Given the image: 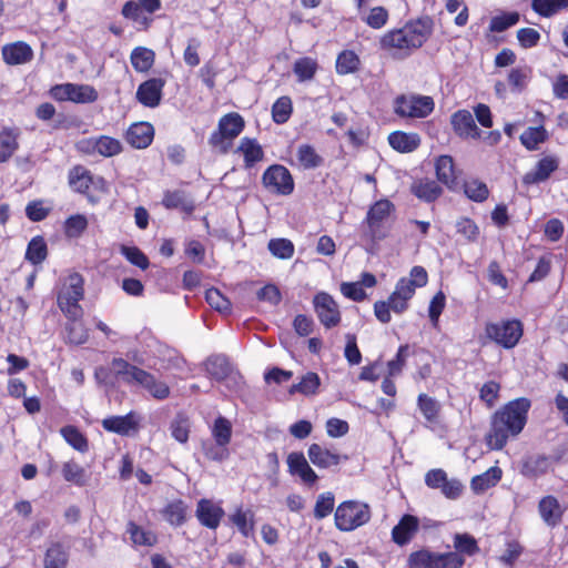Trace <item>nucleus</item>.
Here are the masks:
<instances>
[{"mask_svg":"<svg viewBox=\"0 0 568 568\" xmlns=\"http://www.w3.org/2000/svg\"><path fill=\"white\" fill-rule=\"evenodd\" d=\"M529 408V399L520 397L494 414L490 430L486 436L490 449H501L510 436H517L523 430Z\"/></svg>","mask_w":568,"mask_h":568,"instance_id":"nucleus-1","label":"nucleus"},{"mask_svg":"<svg viewBox=\"0 0 568 568\" xmlns=\"http://www.w3.org/2000/svg\"><path fill=\"white\" fill-rule=\"evenodd\" d=\"M433 31L430 18H420L406 23L403 28L387 32L381 40L386 50H398L408 55L412 50L418 49L429 38Z\"/></svg>","mask_w":568,"mask_h":568,"instance_id":"nucleus-2","label":"nucleus"},{"mask_svg":"<svg viewBox=\"0 0 568 568\" xmlns=\"http://www.w3.org/2000/svg\"><path fill=\"white\" fill-rule=\"evenodd\" d=\"M335 526L341 531H352L371 519V509L367 504L347 500L339 504L334 514Z\"/></svg>","mask_w":568,"mask_h":568,"instance_id":"nucleus-3","label":"nucleus"},{"mask_svg":"<svg viewBox=\"0 0 568 568\" xmlns=\"http://www.w3.org/2000/svg\"><path fill=\"white\" fill-rule=\"evenodd\" d=\"M83 293L82 276L78 273L69 275L58 295V305L70 320H79L82 316V307L79 302L83 298Z\"/></svg>","mask_w":568,"mask_h":568,"instance_id":"nucleus-4","label":"nucleus"},{"mask_svg":"<svg viewBox=\"0 0 568 568\" xmlns=\"http://www.w3.org/2000/svg\"><path fill=\"white\" fill-rule=\"evenodd\" d=\"M244 120L237 113H229L219 121L217 131L210 136V145L222 154L229 152L233 140L242 132Z\"/></svg>","mask_w":568,"mask_h":568,"instance_id":"nucleus-5","label":"nucleus"},{"mask_svg":"<svg viewBox=\"0 0 568 568\" xmlns=\"http://www.w3.org/2000/svg\"><path fill=\"white\" fill-rule=\"evenodd\" d=\"M434 105L430 97L402 94L395 99L394 111L400 118L423 119L433 112Z\"/></svg>","mask_w":568,"mask_h":568,"instance_id":"nucleus-6","label":"nucleus"},{"mask_svg":"<svg viewBox=\"0 0 568 568\" xmlns=\"http://www.w3.org/2000/svg\"><path fill=\"white\" fill-rule=\"evenodd\" d=\"M488 338L505 348L515 347L523 336V325L517 320L488 323L485 327Z\"/></svg>","mask_w":568,"mask_h":568,"instance_id":"nucleus-7","label":"nucleus"},{"mask_svg":"<svg viewBox=\"0 0 568 568\" xmlns=\"http://www.w3.org/2000/svg\"><path fill=\"white\" fill-rule=\"evenodd\" d=\"M394 211V204L386 199L375 202L367 212L366 223L368 235L372 241L377 242L387 236L385 223Z\"/></svg>","mask_w":568,"mask_h":568,"instance_id":"nucleus-8","label":"nucleus"},{"mask_svg":"<svg viewBox=\"0 0 568 568\" xmlns=\"http://www.w3.org/2000/svg\"><path fill=\"white\" fill-rule=\"evenodd\" d=\"M51 92L53 98L59 101L91 103L98 99L95 89L88 84L65 83L54 87Z\"/></svg>","mask_w":568,"mask_h":568,"instance_id":"nucleus-9","label":"nucleus"},{"mask_svg":"<svg viewBox=\"0 0 568 568\" xmlns=\"http://www.w3.org/2000/svg\"><path fill=\"white\" fill-rule=\"evenodd\" d=\"M263 183L268 190L283 195H288L294 190L290 171L280 164L272 165L264 172Z\"/></svg>","mask_w":568,"mask_h":568,"instance_id":"nucleus-10","label":"nucleus"},{"mask_svg":"<svg viewBox=\"0 0 568 568\" xmlns=\"http://www.w3.org/2000/svg\"><path fill=\"white\" fill-rule=\"evenodd\" d=\"M425 483L430 488L440 489L448 499H456L463 491V484L456 478H448L443 469H432L425 476Z\"/></svg>","mask_w":568,"mask_h":568,"instance_id":"nucleus-11","label":"nucleus"},{"mask_svg":"<svg viewBox=\"0 0 568 568\" xmlns=\"http://www.w3.org/2000/svg\"><path fill=\"white\" fill-rule=\"evenodd\" d=\"M313 303L315 312L325 327L331 328L339 323L341 314L338 306L329 294L324 292L316 294Z\"/></svg>","mask_w":568,"mask_h":568,"instance_id":"nucleus-12","label":"nucleus"},{"mask_svg":"<svg viewBox=\"0 0 568 568\" xmlns=\"http://www.w3.org/2000/svg\"><path fill=\"white\" fill-rule=\"evenodd\" d=\"M427 272L423 266H414L410 270L409 277H403L398 281L395 288V297L409 301L417 287H423L427 284Z\"/></svg>","mask_w":568,"mask_h":568,"instance_id":"nucleus-13","label":"nucleus"},{"mask_svg":"<svg viewBox=\"0 0 568 568\" xmlns=\"http://www.w3.org/2000/svg\"><path fill=\"white\" fill-rule=\"evenodd\" d=\"M165 81L160 78H153L141 83L136 91L138 101L148 108H155L162 99V90Z\"/></svg>","mask_w":568,"mask_h":568,"instance_id":"nucleus-14","label":"nucleus"},{"mask_svg":"<svg viewBox=\"0 0 568 568\" xmlns=\"http://www.w3.org/2000/svg\"><path fill=\"white\" fill-rule=\"evenodd\" d=\"M1 55L8 65L26 64L32 60L33 50L28 43L16 41L3 45Z\"/></svg>","mask_w":568,"mask_h":568,"instance_id":"nucleus-15","label":"nucleus"},{"mask_svg":"<svg viewBox=\"0 0 568 568\" xmlns=\"http://www.w3.org/2000/svg\"><path fill=\"white\" fill-rule=\"evenodd\" d=\"M287 466L288 471L294 476H298L305 485H313L318 478L303 453L293 452L288 454Z\"/></svg>","mask_w":568,"mask_h":568,"instance_id":"nucleus-16","label":"nucleus"},{"mask_svg":"<svg viewBox=\"0 0 568 568\" xmlns=\"http://www.w3.org/2000/svg\"><path fill=\"white\" fill-rule=\"evenodd\" d=\"M195 513L199 521L210 529H216L224 516V510L209 499H201Z\"/></svg>","mask_w":568,"mask_h":568,"instance_id":"nucleus-17","label":"nucleus"},{"mask_svg":"<svg viewBox=\"0 0 568 568\" xmlns=\"http://www.w3.org/2000/svg\"><path fill=\"white\" fill-rule=\"evenodd\" d=\"M154 136V129L149 122H138L132 124L125 134L126 142L135 149H145Z\"/></svg>","mask_w":568,"mask_h":568,"instance_id":"nucleus-18","label":"nucleus"},{"mask_svg":"<svg viewBox=\"0 0 568 568\" xmlns=\"http://www.w3.org/2000/svg\"><path fill=\"white\" fill-rule=\"evenodd\" d=\"M452 124L455 132L464 138H479L480 131L477 128L473 115L467 110H459L452 115Z\"/></svg>","mask_w":568,"mask_h":568,"instance_id":"nucleus-19","label":"nucleus"},{"mask_svg":"<svg viewBox=\"0 0 568 568\" xmlns=\"http://www.w3.org/2000/svg\"><path fill=\"white\" fill-rule=\"evenodd\" d=\"M435 169L438 181L445 184L449 190H456L459 186L452 156L440 155L437 158Z\"/></svg>","mask_w":568,"mask_h":568,"instance_id":"nucleus-20","label":"nucleus"},{"mask_svg":"<svg viewBox=\"0 0 568 568\" xmlns=\"http://www.w3.org/2000/svg\"><path fill=\"white\" fill-rule=\"evenodd\" d=\"M559 162L554 156H545L538 161L535 170L527 172L523 182L525 184H535L546 181L552 172L558 169Z\"/></svg>","mask_w":568,"mask_h":568,"instance_id":"nucleus-21","label":"nucleus"},{"mask_svg":"<svg viewBox=\"0 0 568 568\" xmlns=\"http://www.w3.org/2000/svg\"><path fill=\"white\" fill-rule=\"evenodd\" d=\"M307 455L313 465L320 468H328L331 466L338 465L342 458L339 454L334 453L318 444H312L308 447Z\"/></svg>","mask_w":568,"mask_h":568,"instance_id":"nucleus-22","label":"nucleus"},{"mask_svg":"<svg viewBox=\"0 0 568 568\" xmlns=\"http://www.w3.org/2000/svg\"><path fill=\"white\" fill-rule=\"evenodd\" d=\"M69 547L60 541H52L44 554L43 568H67Z\"/></svg>","mask_w":568,"mask_h":568,"instance_id":"nucleus-23","label":"nucleus"},{"mask_svg":"<svg viewBox=\"0 0 568 568\" xmlns=\"http://www.w3.org/2000/svg\"><path fill=\"white\" fill-rule=\"evenodd\" d=\"M418 530V519L413 515H404L393 528L392 537L397 545L407 544Z\"/></svg>","mask_w":568,"mask_h":568,"instance_id":"nucleus-24","label":"nucleus"},{"mask_svg":"<svg viewBox=\"0 0 568 568\" xmlns=\"http://www.w3.org/2000/svg\"><path fill=\"white\" fill-rule=\"evenodd\" d=\"M103 182L102 178L94 179L90 171L81 165L74 166L69 173V183L79 193H85L90 185Z\"/></svg>","mask_w":568,"mask_h":568,"instance_id":"nucleus-25","label":"nucleus"},{"mask_svg":"<svg viewBox=\"0 0 568 568\" xmlns=\"http://www.w3.org/2000/svg\"><path fill=\"white\" fill-rule=\"evenodd\" d=\"M539 515L548 526H556L560 523L562 509L559 501L554 496H546L541 498L538 504Z\"/></svg>","mask_w":568,"mask_h":568,"instance_id":"nucleus-26","label":"nucleus"},{"mask_svg":"<svg viewBox=\"0 0 568 568\" xmlns=\"http://www.w3.org/2000/svg\"><path fill=\"white\" fill-rule=\"evenodd\" d=\"M102 426L109 432L116 433L119 435H129L132 430H136L138 422L133 414L125 416H112L103 419Z\"/></svg>","mask_w":568,"mask_h":568,"instance_id":"nucleus-27","label":"nucleus"},{"mask_svg":"<svg viewBox=\"0 0 568 568\" xmlns=\"http://www.w3.org/2000/svg\"><path fill=\"white\" fill-rule=\"evenodd\" d=\"M390 146L402 153H408L416 150L420 144L417 133L393 132L388 136Z\"/></svg>","mask_w":568,"mask_h":568,"instance_id":"nucleus-28","label":"nucleus"},{"mask_svg":"<svg viewBox=\"0 0 568 568\" xmlns=\"http://www.w3.org/2000/svg\"><path fill=\"white\" fill-rule=\"evenodd\" d=\"M204 366L206 373L219 383L233 369V366L224 355L210 356L204 362Z\"/></svg>","mask_w":568,"mask_h":568,"instance_id":"nucleus-29","label":"nucleus"},{"mask_svg":"<svg viewBox=\"0 0 568 568\" xmlns=\"http://www.w3.org/2000/svg\"><path fill=\"white\" fill-rule=\"evenodd\" d=\"M501 469L499 467H490L487 471L473 477L470 487L476 494L484 493L497 485L501 478Z\"/></svg>","mask_w":568,"mask_h":568,"instance_id":"nucleus-30","label":"nucleus"},{"mask_svg":"<svg viewBox=\"0 0 568 568\" xmlns=\"http://www.w3.org/2000/svg\"><path fill=\"white\" fill-rule=\"evenodd\" d=\"M320 385H321L320 376L314 372H307L305 375L302 376V378L298 383L293 384L290 387L288 393L290 394L300 393L305 396H313L317 393Z\"/></svg>","mask_w":568,"mask_h":568,"instance_id":"nucleus-31","label":"nucleus"},{"mask_svg":"<svg viewBox=\"0 0 568 568\" xmlns=\"http://www.w3.org/2000/svg\"><path fill=\"white\" fill-rule=\"evenodd\" d=\"M163 205L166 209H181L185 213L193 212L194 202L183 191H172L164 194Z\"/></svg>","mask_w":568,"mask_h":568,"instance_id":"nucleus-32","label":"nucleus"},{"mask_svg":"<svg viewBox=\"0 0 568 568\" xmlns=\"http://www.w3.org/2000/svg\"><path fill=\"white\" fill-rule=\"evenodd\" d=\"M155 54L151 49L144 47H136L131 52V63L136 72L149 71L154 63Z\"/></svg>","mask_w":568,"mask_h":568,"instance_id":"nucleus-33","label":"nucleus"},{"mask_svg":"<svg viewBox=\"0 0 568 568\" xmlns=\"http://www.w3.org/2000/svg\"><path fill=\"white\" fill-rule=\"evenodd\" d=\"M551 466V460L546 456L529 457L523 466V474L528 477H539L546 474Z\"/></svg>","mask_w":568,"mask_h":568,"instance_id":"nucleus-34","label":"nucleus"},{"mask_svg":"<svg viewBox=\"0 0 568 568\" xmlns=\"http://www.w3.org/2000/svg\"><path fill=\"white\" fill-rule=\"evenodd\" d=\"M126 532L130 535V539L136 546L151 547L155 545L158 538L156 535L150 530H144L133 521H129L126 526Z\"/></svg>","mask_w":568,"mask_h":568,"instance_id":"nucleus-35","label":"nucleus"},{"mask_svg":"<svg viewBox=\"0 0 568 568\" xmlns=\"http://www.w3.org/2000/svg\"><path fill=\"white\" fill-rule=\"evenodd\" d=\"M531 8L539 16L549 18L568 8V0H532Z\"/></svg>","mask_w":568,"mask_h":568,"instance_id":"nucleus-36","label":"nucleus"},{"mask_svg":"<svg viewBox=\"0 0 568 568\" xmlns=\"http://www.w3.org/2000/svg\"><path fill=\"white\" fill-rule=\"evenodd\" d=\"M62 437L65 439V442L71 445L74 449H77L80 453H85L89 449L88 439L84 437L80 430L72 426L68 425L61 428L60 430Z\"/></svg>","mask_w":568,"mask_h":568,"instance_id":"nucleus-37","label":"nucleus"},{"mask_svg":"<svg viewBox=\"0 0 568 568\" xmlns=\"http://www.w3.org/2000/svg\"><path fill=\"white\" fill-rule=\"evenodd\" d=\"M48 255V247L47 243L44 242L43 237L36 236L33 237L29 244L26 252V258L31 262L32 264H40L42 263Z\"/></svg>","mask_w":568,"mask_h":568,"instance_id":"nucleus-38","label":"nucleus"},{"mask_svg":"<svg viewBox=\"0 0 568 568\" xmlns=\"http://www.w3.org/2000/svg\"><path fill=\"white\" fill-rule=\"evenodd\" d=\"M18 134L12 130L0 132V162H7L18 149Z\"/></svg>","mask_w":568,"mask_h":568,"instance_id":"nucleus-39","label":"nucleus"},{"mask_svg":"<svg viewBox=\"0 0 568 568\" xmlns=\"http://www.w3.org/2000/svg\"><path fill=\"white\" fill-rule=\"evenodd\" d=\"M230 519L244 537H250L253 534L254 514L251 510L243 511L239 508L233 515H231Z\"/></svg>","mask_w":568,"mask_h":568,"instance_id":"nucleus-40","label":"nucleus"},{"mask_svg":"<svg viewBox=\"0 0 568 568\" xmlns=\"http://www.w3.org/2000/svg\"><path fill=\"white\" fill-rule=\"evenodd\" d=\"M412 190L417 197L426 202L436 200L442 193L440 186L435 181L429 180L414 184Z\"/></svg>","mask_w":568,"mask_h":568,"instance_id":"nucleus-41","label":"nucleus"},{"mask_svg":"<svg viewBox=\"0 0 568 568\" xmlns=\"http://www.w3.org/2000/svg\"><path fill=\"white\" fill-rule=\"evenodd\" d=\"M213 437L216 442V445L220 447H225L231 442L232 436V425L229 419L225 417H217L214 422L212 429Z\"/></svg>","mask_w":568,"mask_h":568,"instance_id":"nucleus-42","label":"nucleus"},{"mask_svg":"<svg viewBox=\"0 0 568 568\" xmlns=\"http://www.w3.org/2000/svg\"><path fill=\"white\" fill-rule=\"evenodd\" d=\"M239 151L244 154L246 166H252L263 158L262 148L254 141L247 138L242 139Z\"/></svg>","mask_w":568,"mask_h":568,"instance_id":"nucleus-43","label":"nucleus"},{"mask_svg":"<svg viewBox=\"0 0 568 568\" xmlns=\"http://www.w3.org/2000/svg\"><path fill=\"white\" fill-rule=\"evenodd\" d=\"M93 149L103 156H113L122 151V144L119 140L102 135L93 142Z\"/></svg>","mask_w":568,"mask_h":568,"instance_id":"nucleus-44","label":"nucleus"},{"mask_svg":"<svg viewBox=\"0 0 568 568\" xmlns=\"http://www.w3.org/2000/svg\"><path fill=\"white\" fill-rule=\"evenodd\" d=\"M163 516L171 525L181 526L185 521L186 506L181 500L173 501L164 508Z\"/></svg>","mask_w":568,"mask_h":568,"instance_id":"nucleus-45","label":"nucleus"},{"mask_svg":"<svg viewBox=\"0 0 568 568\" xmlns=\"http://www.w3.org/2000/svg\"><path fill=\"white\" fill-rule=\"evenodd\" d=\"M359 64L358 57L353 51H343L336 60V71L339 74L352 73L357 70Z\"/></svg>","mask_w":568,"mask_h":568,"instance_id":"nucleus-46","label":"nucleus"},{"mask_svg":"<svg viewBox=\"0 0 568 568\" xmlns=\"http://www.w3.org/2000/svg\"><path fill=\"white\" fill-rule=\"evenodd\" d=\"M267 247L277 258L287 260L294 254V245L286 239H273L268 242Z\"/></svg>","mask_w":568,"mask_h":568,"instance_id":"nucleus-47","label":"nucleus"},{"mask_svg":"<svg viewBox=\"0 0 568 568\" xmlns=\"http://www.w3.org/2000/svg\"><path fill=\"white\" fill-rule=\"evenodd\" d=\"M436 555L428 550L412 552L408 557V566L410 568H435Z\"/></svg>","mask_w":568,"mask_h":568,"instance_id":"nucleus-48","label":"nucleus"},{"mask_svg":"<svg viewBox=\"0 0 568 568\" xmlns=\"http://www.w3.org/2000/svg\"><path fill=\"white\" fill-rule=\"evenodd\" d=\"M316 69L317 64L311 58H302L294 63V73L301 82L313 79Z\"/></svg>","mask_w":568,"mask_h":568,"instance_id":"nucleus-49","label":"nucleus"},{"mask_svg":"<svg viewBox=\"0 0 568 568\" xmlns=\"http://www.w3.org/2000/svg\"><path fill=\"white\" fill-rule=\"evenodd\" d=\"M335 497L332 493L321 494L315 503L314 517L316 519H323L327 517L334 509Z\"/></svg>","mask_w":568,"mask_h":568,"instance_id":"nucleus-50","label":"nucleus"},{"mask_svg":"<svg viewBox=\"0 0 568 568\" xmlns=\"http://www.w3.org/2000/svg\"><path fill=\"white\" fill-rule=\"evenodd\" d=\"M297 156L298 161L305 169H314L322 164V158L311 145L307 144L298 146Z\"/></svg>","mask_w":568,"mask_h":568,"instance_id":"nucleus-51","label":"nucleus"},{"mask_svg":"<svg viewBox=\"0 0 568 568\" xmlns=\"http://www.w3.org/2000/svg\"><path fill=\"white\" fill-rule=\"evenodd\" d=\"M292 113V101L288 97H281L272 106L273 120L278 123H285Z\"/></svg>","mask_w":568,"mask_h":568,"instance_id":"nucleus-52","label":"nucleus"},{"mask_svg":"<svg viewBox=\"0 0 568 568\" xmlns=\"http://www.w3.org/2000/svg\"><path fill=\"white\" fill-rule=\"evenodd\" d=\"M418 407L427 420L433 422L438 417L440 406L435 398L420 394L418 396Z\"/></svg>","mask_w":568,"mask_h":568,"instance_id":"nucleus-53","label":"nucleus"},{"mask_svg":"<svg viewBox=\"0 0 568 568\" xmlns=\"http://www.w3.org/2000/svg\"><path fill=\"white\" fill-rule=\"evenodd\" d=\"M205 300L211 307L220 313H229L231 311V302L217 288H209L205 292Z\"/></svg>","mask_w":568,"mask_h":568,"instance_id":"nucleus-54","label":"nucleus"},{"mask_svg":"<svg viewBox=\"0 0 568 568\" xmlns=\"http://www.w3.org/2000/svg\"><path fill=\"white\" fill-rule=\"evenodd\" d=\"M546 139V131L544 128H528L520 135L521 143L528 150H535L539 143Z\"/></svg>","mask_w":568,"mask_h":568,"instance_id":"nucleus-55","label":"nucleus"},{"mask_svg":"<svg viewBox=\"0 0 568 568\" xmlns=\"http://www.w3.org/2000/svg\"><path fill=\"white\" fill-rule=\"evenodd\" d=\"M62 475L67 481H72L80 486L84 484V468L73 460L63 464Z\"/></svg>","mask_w":568,"mask_h":568,"instance_id":"nucleus-56","label":"nucleus"},{"mask_svg":"<svg viewBox=\"0 0 568 568\" xmlns=\"http://www.w3.org/2000/svg\"><path fill=\"white\" fill-rule=\"evenodd\" d=\"M65 329L67 338L70 343L80 345L87 342L88 331L78 320H71V323L65 326Z\"/></svg>","mask_w":568,"mask_h":568,"instance_id":"nucleus-57","label":"nucleus"},{"mask_svg":"<svg viewBox=\"0 0 568 568\" xmlns=\"http://www.w3.org/2000/svg\"><path fill=\"white\" fill-rule=\"evenodd\" d=\"M465 194L473 201L483 202L488 197L489 191L484 182L474 180L465 183Z\"/></svg>","mask_w":568,"mask_h":568,"instance_id":"nucleus-58","label":"nucleus"},{"mask_svg":"<svg viewBox=\"0 0 568 568\" xmlns=\"http://www.w3.org/2000/svg\"><path fill=\"white\" fill-rule=\"evenodd\" d=\"M519 21L518 12L505 13L490 20L489 29L493 32H503Z\"/></svg>","mask_w":568,"mask_h":568,"instance_id":"nucleus-59","label":"nucleus"},{"mask_svg":"<svg viewBox=\"0 0 568 568\" xmlns=\"http://www.w3.org/2000/svg\"><path fill=\"white\" fill-rule=\"evenodd\" d=\"M112 367L116 376H121L128 384H133V376L139 369L138 366L131 365L123 358H114L112 361Z\"/></svg>","mask_w":568,"mask_h":568,"instance_id":"nucleus-60","label":"nucleus"},{"mask_svg":"<svg viewBox=\"0 0 568 568\" xmlns=\"http://www.w3.org/2000/svg\"><path fill=\"white\" fill-rule=\"evenodd\" d=\"M121 253L133 265L140 267L141 270L148 268L149 260L140 248H138L135 246H124L123 245L121 247Z\"/></svg>","mask_w":568,"mask_h":568,"instance_id":"nucleus-61","label":"nucleus"},{"mask_svg":"<svg viewBox=\"0 0 568 568\" xmlns=\"http://www.w3.org/2000/svg\"><path fill=\"white\" fill-rule=\"evenodd\" d=\"M464 565V558L458 552L437 554L435 568H460Z\"/></svg>","mask_w":568,"mask_h":568,"instance_id":"nucleus-62","label":"nucleus"},{"mask_svg":"<svg viewBox=\"0 0 568 568\" xmlns=\"http://www.w3.org/2000/svg\"><path fill=\"white\" fill-rule=\"evenodd\" d=\"M88 226V220L84 215L77 214L65 221V233L70 237L79 236Z\"/></svg>","mask_w":568,"mask_h":568,"instance_id":"nucleus-63","label":"nucleus"},{"mask_svg":"<svg viewBox=\"0 0 568 568\" xmlns=\"http://www.w3.org/2000/svg\"><path fill=\"white\" fill-rule=\"evenodd\" d=\"M517 39L523 48L529 49L538 44L540 33L532 28H521L517 31Z\"/></svg>","mask_w":568,"mask_h":568,"instance_id":"nucleus-64","label":"nucleus"}]
</instances>
